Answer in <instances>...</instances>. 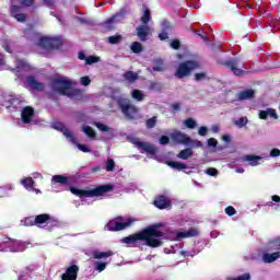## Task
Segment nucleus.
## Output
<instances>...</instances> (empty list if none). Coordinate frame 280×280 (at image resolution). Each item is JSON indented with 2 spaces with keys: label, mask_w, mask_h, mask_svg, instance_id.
<instances>
[{
  "label": "nucleus",
  "mask_w": 280,
  "mask_h": 280,
  "mask_svg": "<svg viewBox=\"0 0 280 280\" xmlns=\"http://www.w3.org/2000/svg\"><path fill=\"white\" fill-rule=\"evenodd\" d=\"M38 47L46 49V51H54L62 47V39L60 37H40L37 43Z\"/></svg>",
  "instance_id": "39448f33"
},
{
  "label": "nucleus",
  "mask_w": 280,
  "mask_h": 280,
  "mask_svg": "<svg viewBox=\"0 0 280 280\" xmlns=\"http://www.w3.org/2000/svg\"><path fill=\"white\" fill-rule=\"evenodd\" d=\"M270 156H272V158L280 156V150L279 149H272L270 151Z\"/></svg>",
  "instance_id": "69168bd1"
},
{
  "label": "nucleus",
  "mask_w": 280,
  "mask_h": 280,
  "mask_svg": "<svg viewBox=\"0 0 280 280\" xmlns=\"http://www.w3.org/2000/svg\"><path fill=\"white\" fill-rule=\"evenodd\" d=\"M52 128L55 130H58L59 132H62L66 139H70L72 143H78V139H75V136L65 125L60 121L52 122Z\"/></svg>",
  "instance_id": "1a4fd4ad"
},
{
  "label": "nucleus",
  "mask_w": 280,
  "mask_h": 280,
  "mask_svg": "<svg viewBox=\"0 0 280 280\" xmlns=\"http://www.w3.org/2000/svg\"><path fill=\"white\" fill-rule=\"evenodd\" d=\"M124 78L128 82H135L136 80L139 79V74L137 72L127 71V72H125Z\"/></svg>",
  "instance_id": "2f4dec72"
},
{
  "label": "nucleus",
  "mask_w": 280,
  "mask_h": 280,
  "mask_svg": "<svg viewBox=\"0 0 280 280\" xmlns=\"http://www.w3.org/2000/svg\"><path fill=\"white\" fill-rule=\"evenodd\" d=\"M83 132L89 137L90 139H95V130L92 129L91 126H84L83 127Z\"/></svg>",
  "instance_id": "c9c22d12"
},
{
  "label": "nucleus",
  "mask_w": 280,
  "mask_h": 280,
  "mask_svg": "<svg viewBox=\"0 0 280 280\" xmlns=\"http://www.w3.org/2000/svg\"><path fill=\"white\" fill-rule=\"evenodd\" d=\"M161 89H163V85H161V83L151 82V84H150V90L151 91H161Z\"/></svg>",
  "instance_id": "8fccbe9b"
},
{
  "label": "nucleus",
  "mask_w": 280,
  "mask_h": 280,
  "mask_svg": "<svg viewBox=\"0 0 280 280\" xmlns=\"http://www.w3.org/2000/svg\"><path fill=\"white\" fill-rule=\"evenodd\" d=\"M132 219H127V221H124L122 217H118L115 220H110L106 225L105 229L107 231H124L125 229H128V226H131Z\"/></svg>",
  "instance_id": "423d86ee"
},
{
  "label": "nucleus",
  "mask_w": 280,
  "mask_h": 280,
  "mask_svg": "<svg viewBox=\"0 0 280 280\" xmlns=\"http://www.w3.org/2000/svg\"><path fill=\"white\" fill-rule=\"evenodd\" d=\"M20 1L21 5H24V8H32L34 5V0H18Z\"/></svg>",
  "instance_id": "5fc2aeb1"
},
{
  "label": "nucleus",
  "mask_w": 280,
  "mask_h": 280,
  "mask_svg": "<svg viewBox=\"0 0 280 280\" xmlns=\"http://www.w3.org/2000/svg\"><path fill=\"white\" fill-rule=\"evenodd\" d=\"M36 217H26L23 220L24 226H36Z\"/></svg>",
  "instance_id": "e433bc0d"
},
{
  "label": "nucleus",
  "mask_w": 280,
  "mask_h": 280,
  "mask_svg": "<svg viewBox=\"0 0 280 280\" xmlns=\"http://www.w3.org/2000/svg\"><path fill=\"white\" fill-rule=\"evenodd\" d=\"M244 161H247L249 165L255 167L256 165H259V161H261V156L259 155H245L243 158Z\"/></svg>",
  "instance_id": "c85d7f7f"
},
{
  "label": "nucleus",
  "mask_w": 280,
  "mask_h": 280,
  "mask_svg": "<svg viewBox=\"0 0 280 280\" xmlns=\"http://www.w3.org/2000/svg\"><path fill=\"white\" fill-rule=\"evenodd\" d=\"M152 19V15L150 13V9L144 10L143 15L141 16L140 21L142 25H148L150 23V20Z\"/></svg>",
  "instance_id": "f704fd0d"
},
{
  "label": "nucleus",
  "mask_w": 280,
  "mask_h": 280,
  "mask_svg": "<svg viewBox=\"0 0 280 280\" xmlns=\"http://www.w3.org/2000/svg\"><path fill=\"white\" fill-rule=\"evenodd\" d=\"M218 65H221V67H225V69H230L234 75H246V71L237 68L240 67V59L237 58H231L228 60H219Z\"/></svg>",
  "instance_id": "6e6552de"
},
{
  "label": "nucleus",
  "mask_w": 280,
  "mask_h": 280,
  "mask_svg": "<svg viewBox=\"0 0 280 280\" xmlns=\"http://www.w3.org/2000/svg\"><path fill=\"white\" fill-rule=\"evenodd\" d=\"M167 165L173 170H177V172H183V170H187L188 166L185 163L176 162V161H168Z\"/></svg>",
  "instance_id": "cd10ccee"
},
{
  "label": "nucleus",
  "mask_w": 280,
  "mask_h": 280,
  "mask_svg": "<svg viewBox=\"0 0 280 280\" xmlns=\"http://www.w3.org/2000/svg\"><path fill=\"white\" fill-rule=\"evenodd\" d=\"M173 28H174V26L172 25L171 21L164 20L162 22V31L163 32H170V30H173Z\"/></svg>",
  "instance_id": "ea45409f"
},
{
  "label": "nucleus",
  "mask_w": 280,
  "mask_h": 280,
  "mask_svg": "<svg viewBox=\"0 0 280 280\" xmlns=\"http://www.w3.org/2000/svg\"><path fill=\"white\" fill-rule=\"evenodd\" d=\"M171 139L174 141V143H180L183 145H189L191 143L189 136L180 131L173 132L171 135Z\"/></svg>",
  "instance_id": "9d476101"
},
{
  "label": "nucleus",
  "mask_w": 280,
  "mask_h": 280,
  "mask_svg": "<svg viewBox=\"0 0 280 280\" xmlns=\"http://www.w3.org/2000/svg\"><path fill=\"white\" fill-rule=\"evenodd\" d=\"M121 40H124V36H121L120 34H116L107 38V43H109V45H119Z\"/></svg>",
  "instance_id": "7c9ffc66"
},
{
  "label": "nucleus",
  "mask_w": 280,
  "mask_h": 280,
  "mask_svg": "<svg viewBox=\"0 0 280 280\" xmlns=\"http://www.w3.org/2000/svg\"><path fill=\"white\" fill-rule=\"evenodd\" d=\"M202 69L200 61L198 60H186L178 65L177 70L175 71V78L183 80L184 78H189L192 71H198Z\"/></svg>",
  "instance_id": "20e7f679"
},
{
  "label": "nucleus",
  "mask_w": 280,
  "mask_h": 280,
  "mask_svg": "<svg viewBox=\"0 0 280 280\" xmlns=\"http://www.w3.org/2000/svg\"><path fill=\"white\" fill-rule=\"evenodd\" d=\"M11 16H13V19L19 23H25V21H27V14L21 13V7L19 5L11 7Z\"/></svg>",
  "instance_id": "ddd939ff"
},
{
  "label": "nucleus",
  "mask_w": 280,
  "mask_h": 280,
  "mask_svg": "<svg viewBox=\"0 0 280 280\" xmlns=\"http://www.w3.org/2000/svg\"><path fill=\"white\" fill-rule=\"evenodd\" d=\"M186 128H189V130H194V128H196L197 126V122L194 118H187L185 121H184Z\"/></svg>",
  "instance_id": "58836bf2"
},
{
  "label": "nucleus",
  "mask_w": 280,
  "mask_h": 280,
  "mask_svg": "<svg viewBox=\"0 0 280 280\" xmlns=\"http://www.w3.org/2000/svg\"><path fill=\"white\" fill-rule=\"evenodd\" d=\"M106 172H115V160L108 158L105 166Z\"/></svg>",
  "instance_id": "4c0bfd02"
},
{
  "label": "nucleus",
  "mask_w": 280,
  "mask_h": 280,
  "mask_svg": "<svg viewBox=\"0 0 280 280\" xmlns=\"http://www.w3.org/2000/svg\"><path fill=\"white\" fill-rule=\"evenodd\" d=\"M235 126H238V128H244V126H246V124H248V118L246 117H241L238 120H236Z\"/></svg>",
  "instance_id": "37998d69"
},
{
  "label": "nucleus",
  "mask_w": 280,
  "mask_h": 280,
  "mask_svg": "<svg viewBox=\"0 0 280 280\" xmlns=\"http://www.w3.org/2000/svg\"><path fill=\"white\" fill-rule=\"evenodd\" d=\"M77 148H78V150H80L81 152H91L90 150H89V147L86 145V144H81V143H77Z\"/></svg>",
  "instance_id": "bf43d9fd"
},
{
  "label": "nucleus",
  "mask_w": 280,
  "mask_h": 280,
  "mask_svg": "<svg viewBox=\"0 0 280 280\" xmlns=\"http://www.w3.org/2000/svg\"><path fill=\"white\" fill-rule=\"evenodd\" d=\"M135 144L137 148L143 150V152H147V154H151V156L156 154V148L148 142L136 141Z\"/></svg>",
  "instance_id": "f3484780"
},
{
  "label": "nucleus",
  "mask_w": 280,
  "mask_h": 280,
  "mask_svg": "<svg viewBox=\"0 0 280 280\" xmlns=\"http://www.w3.org/2000/svg\"><path fill=\"white\" fill-rule=\"evenodd\" d=\"M222 141H224L225 143H231L232 139L230 135H223L221 137Z\"/></svg>",
  "instance_id": "338daca9"
},
{
  "label": "nucleus",
  "mask_w": 280,
  "mask_h": 280,
  "mask_svg": "<svg viewBox=\"0 0 280 280\" xmlns=\"http://www.w3.org/2000/svg\"><path fill=\"white\" fill-rule=\"evenodd\" d=\"M80 82L82 86H89V84H91V78L88 75L81 77Z\"/></svg>",
  "instance_id": "603ef678"
},
{
  "label": "nucleus",
  "mask_w": 280,
  "mask_h": 280,
  "mask_svg": "<svg viewBox=\"0 0 280 280\" xmlns=\"http://www.w3.org/2000/svg\"><path fill=\"white\" fill-rule=\"evenodd\" d=\"M266 250L267 253H280V237L269 241Z\"/></svg>",
  "instance_id": "4be33fe9"
},
{
  "label": "nucleus",
  "mask_w": 280,
  "mask_h": 280,
  "mask_svg": "<svg viewBox=\"0 0 280 280\" xmlns=\"http://www.w3.org/2000/svg\"><path fill=\"white\" fill-rule=\"evenodd\" d=\"M94 126H96L101 130V132H108V130H110V127L102 122H94Z\"/></svg>",
  "instance_id": "a18cd8bd"
},
{
  "label": "nucleus",
  "mask_w": 280,
  "mask_h": 280,
  "mask_svg": "<svg viewBox=\"0 0 280 280\" xmlns=\"http://www.w3.org/2000/svg\"><path fill=\"white\" fill-rule=\"evenodd\" d=\"M78 272H80V267L78 265H71L61 275V280H78Z\"/></svg>",
  "instance_id": "9b49d317"
},
{
  "label": "nucleus",
  "mask_w": 280,
  "mask_h": 280,
  "mask_svg": "<svg viewBox=\"0 0 280 280\" xmlns=\"http://www.w3.org/2000/svg\"><path fill=\"white\" fill-rule=\"evenodd\" d=\"M21 117H22L23 124H32V119L34 118V107L25 106L22 109Z\"/></svg>",
  "instance_id": "2eb2a0df"
},
{
  "label": "nucleus",
  "mask_w": 280,
  "mask_h": 280,
  "mask_svg": "<svg viewBox=\"0 0 280 280\" xmlns=\"http://www.w3.org/2000/svg\"><path fill=\"white\" fill-rule=\"evenodd\" d=\"M52 220L54 219L51 218V215L47 213L35 215V226H38V229H43L45 224H51Z\"/></svg>",
  "instance_id": "f8f14e48"
},
{
  "label": "nucleus",
  "mask_w": 280,
  "mask_h": 280,
  "mask_svg": "<svg viewBox=\"0 0 280 280\" xmlns=\"http://www.w3.org/2000/svg\"><path fill=\"white\" fill-rule=\"evenodd\" d=\"M277 259H280V252H268L262 254V261L265 264H272L277 261Z\"/></svg>",
  "instance_id": "b1692460"
},
{
  "label": "nucleus",
  "mask_w": 280,
  "mask_h": 280,
  "mask_svg": "<svg viewBox=\"0 0 280 280\" xmlns=\"http://www.w3.org/2000/svg\"><path fill=\"white\" fill-rule=\"evenodd\" d=\"M259 119H268L271 117L272 119H279V115H277V109L275 108H267L266 110H260L258 114Z\"/></svg>",
  "instance_id": "5701e85b"
},
{
  "label": "nucleus",
  "mask_w": 280,
  "mask_h": 280,
  "mask_svg": "<svg viewBox=\"0 0 280 280\" xmlns=\"http://www.w3.org/2000/svg\"><path fill=\"white\" fill-rule=\"evenodd\" d=\"M52 183H57L59 185H68L69 184V177L65 175H55L51 178Z\"/></svg>",
  "instance_id": "c756f323"
},
{
  "label": "nucleus",
  "mask_w": 280,
  "mask_h": 280,
  "mask_svg": "<svg viewBox=\"0 0 280 280\" xmlns=\"http://www.w3.org/2000/svg\"><path fill=\"white\" fill-rule=\"evenodd\" d=\"M208 148H218V140L215 138H209Z\"/></svg>",
  "instance_id": "13d9d810"
},
{
  "label": "nucleus",
  "mask_w": 280,
  "mask_h": 280,
  "mask_svg": "<svg viewBox=\"0 0 280 280\" xmlns=\"http://www.w3.org/2000/svg\"><path fill=\"white\" fill-rule=\"evenodd\" d=\"M95 62H100V57L89 56L85 59V65H95Z\"/></svg>",
  "instance_id": "79ce46f5"
},
{
  "label": "nucleus",
  "mask_w": 280,
  "mask_h": 280,
  "mask_svg": "<svg viewBox=\"0 0 280 280\" xmlns=\"http://www.w3.org/2000/svg\"><path fill=\"white\" fill-rule=\"evenodd\" d=\"M22 185L27 189V191H36V194H40V190L35 189L34 185H36V182L32 177H26L22 179Z\"/></svg>",
  "instance_id": "393cba45"
},
{
  "label": "nucleus",
  "mask_w": 280,
  "mask_h": 280,
  "mask_svg": "<svg viewBox=\"0 0 280 280\" xmlns=\"http://www.w3.org/2000/svg\"><path fill=\"white\" fill-rule=\"evenodd\" d=\"M113 255H115V253H113V250H107V252L95 250L92 253L93 259H108V257H113Z\"/></svg>",
  "instance_id": "a878e982"
},
{
  "label": "nucleus",
  "mask_w": 280,
  "mask_h": 280,
  "mask_svg": "<svg viewBox=\"0 0 280 280\" xmlns=\"http://www.w3.org/2000/svg\"><path fill=\"white\" fill-rule=\"evenodd\" d=\"M115 186L113 184L98 185L95 188L84 190L75 187H70L71 194L78 196V198H100L114 191Z\"/></svg>",
  "instance_id": "f03ea898"
},
{
  "label": "nucleus",
  "mask_w": 280,
  "mask_h": 280,
  "mask_svg": "<svg viewBox=\"0 0 280 280\" xmlns=\"http://www.w3.org/2000/svg\"><path fill=\"white\" fill-rule=\"evenodd\" d=\"M206 78H207V72L195 73V81L196 82H200L202 80H206Z\"/></svg>",
  "instance_id": "de8ad7c7"
},
{
  "label": "nucleus",
  "mask_w": 280,
  "mask_h": 280,
  "mask_svg": "<svg viewBox=\"0 0 280 280\" xmlns=\"http://www.w3.org/2000/svg\"><path fill=\"white\" fill-rule=\"evenodd\" d=\"M226 215L233 217L235 213H237V210L233 208V206H229L225 208Z\"/></svg>",
  "instance_id": "864d4df0"
},
{
  "label": "nucleus",
  "mask_w": 280,
  "mask_h": 280,
  "mask_svg": "<svg viewBox=\"0 0 280 280\" xmlns=\"http://www.w3.org/2000/svg\"><path fill=\"white\" fill-rule=\"evenodd\" d=\"M151 229H155L159 231V229H163L165 225L163 223H154L149 225Z\"/></svg>",
  "instance_id": "0e129e2a"
},
{
  "label": "nucleus",
  "mask_w": 280,
  "mask_h": 280,
  "mask_svg": "<svg viewBox=\"0 0 280 280\" xmlns=\"http://www.w3.org/2000/svg\"><path fill=\"white\" fill-rule=\"evenodd\" d=\"M194 156V151L189 148H186L177 154V159H182V161H187V159H191Z\"/></svg>",
  "instance_id": "bb28decb"
},
{
  "label": "nucleus",
  "mask_w": 280,
  "mask_h": 280,
  "mask_svg": "<svg viewBox=\"0 0 280 280\" xmlns=\"http://www.w3.org/2000/svg\"><path fill=\"white\" fill-rule=\"evenodd\" d=\"M94 266L95 270H97L98 272H104V270H106V262L96 261Z\"/></svg>",
  "instance_id": "c03bdc74"
},
{
  "label": "nucleus",
  "mask_w": 280,
  "mask_h": 280,
  "mask_svg": "<svg viewBox=\"0 0 280 280\" xmlns=\"http://www.w3.org/2000/svg\"><path fill=\"white\" fill-rule=\"evenodd\" d=\"M159 38L160 40H167V38H170L167 31H162V33L159 34Z\"/></svg>",
  "instance_id": "680f3d73"
},
{
  "label": "nucleus",
  "mask_w": 280,
  "mask_h": 280,
  "mask_svg": "<svg viewBox=\"0 0 280 280\" xmlns=\"http://www.w3.org/2000/svg\"><path fill=\"white\" fill-rule=\"evenodd\" d=\"M160 143H161V145H167V143H170V137H167V136H162V137L160 138Z\"/></svg>",
  "instance_id": "e2e57ef3"
},
{
  "label": "nucleus",
  "mask_w": 280,
  "mask_h": 280,
  "mask_svg": "<svg viewBox=\"0 0 280 280\" xmlns=\"http://www.w3.org/2000/svg\"><path fill=\"white\" fill-rule=\"evenodd\" d=\"M26 82L31 89H34V91H45V84L38 82L35 77H27Z\"/></svg>",
  "instance_id": "aec40b11"
},
{
  "label": "nucleus",
  "mask_w": 280,
  "mask_h": 280,
  "mask_svg": "<svg viewBox=\"0 0 280 280\" xmlns=\"http://www.w3.org/2000/svg\"><path fill=\"white\" fill-rule=\"evenodd\" d=\"M153 205L158 209H167L172 207V201H170V199H167V197H165L164 195H161L155 198V200L153 201Z\"/></svg>",
  "instance_id": "4468645a"
},
{
  "label": "nucleus",
  "mask_w": 280,
  "mask_h": 280,
  "mask_svg": "<svg viewBox=\"0 0 280 280\" xmlns=\"http://www.w3.org/2000/svg\"><path fill=\"white\" fill-rule=\"evenodd\" d=\"M54 93L69 97L70 100H82V90L73 89V82L65 78H55L51 80Z\"/></svg>",
  "instance_id": "f257e3e1"
},
{
  "label": "nucleus",
  "mask_w": 280,
  "mask_h": 280,
  "mask_svg": "<svg viewBox=\"0 0 280 280\" xmlns=\"http://www.w3.org/2000/svg\"><path fill=\"white\" fill-rule=\"evenodd\" d=\"M171 47H172V49H175V50L180 49V40H178V39H173V40L171 42Z\"/></svg>",
  "instance_id": "4d7b16f0"
},
{
  "label": "nucleus",
  "mask_w": 280,
  "mask_h": 280,
  "mask_svg": "<svg viewBox=\"0 0 280 280\" xmlns=\"http://www.w3.org/2000/svg\"><path fill=\"white\" fill-rule=\"evenodd\" d=\"M174 110H180V103H174L171 105Z\"/></svg>",
  "instance_id": "774afa93"
},
{
  "label": "nucleus",
  "mask_w": 280,
  "mask_h": 280,
  "mask_svg": "<svg viewBox=\"0 0 280 280\" xmlns=\"http://www.w3.org/2000/svg\"><path fill=\"white\" fill-rule=\"evenodd\" d=\"M137 36L142 43H145V40H148V36H150V26L145 24L138 26Z\"/></svg>",
  "instance_id": "dca6fc26"
},
{
  "label": "nucleus",
  "mask_w": 280,
  "mask_h": 280,
  "mask_svg": "<svg viewBox=\"0 0 280 280\" xmlns=\"http://www.w3.org/2000/svg\"><path fill=\"white\" fill-rule=\"evenodd\" d=\"M192 148H202V141L200 140H191L190 143Z\"/></svg>",
  "instance_id": "052dcab7"
},
{
  "label": "nucleus",
  "mask_w": 280,
  "mask_h": 280,
  "mask_svg": "<svg viewBox=\"0 0 280 280\" xmlns=\"http://www.w3.org/2000/svg\"><path fill=\"white\" fill-rule=\"evenodd\" d=\"M206 174H208V176H218V168L209 167L206 170Z\"/></svg>",
  "instance_id": "6e6d98bb"
},
{
  "label": "nucleus",
  "mask_w": 280,
  "mask_h": 280,
  "mask_svg": "<svg viewBox=\"0 0 280 280\" xmlns=\"http://www.w3.org/2000/svg\"><path fill=\"white\" fill-rule=\"evenodd\" d=\"M236 97H237L238 102H244L246 100H254L255 90L247 89V90L241 91L236 94Z\"/></svg>",
  "instance_id": "6ab92c4d"
},
{
  "label": "nucleus",
  "mask_w": 280,
  "mask_h": 280,
  "mask_svg": "<svg viewBox=\"0 0 280 280\" xmlns=\"http://www.w3.org/2000/svg\"><path fill=\"white\" fill-rule=\"evenodd\" d=\"M229 280H250V273H243L236 278H230Z\"/></svg>",
  "instance_id": "3c124183"
},
{
  "label": "nucleus",
  "mask_w": 280,
  "mask_h": 280,
  "mask_svg": "<svg viewBox=\"0 0 280 280\" xmlns=\"http://www.w3.org/2000/svg\"><path fill=\"white\" fill-rule=\"evenodd\" d=\"M131 96L133 100H137V102H143L145 94H143V92H141V90H133L131 92Z\"/></svg>",
  "instance_id": "473e14b6"
},
{
  "label": "nucleus",
  "mask_w": 280,
  "mask_h": 280,
  "mask_svg": "<svg viewBox=\"0 0 280 280\" xmlns=\"http://www.w3.org/2000/svg\"><path fill=\"white\" fill-rule=\"evenodd\" d=\"M148 237H165V233L161 230L148 226L136 234L124 237L121 242L122 244H136L139 240H148Z\"/></svg>",
  "instance_id": "7ed1b4c3"
},
{
  "label": "nucleus",
  "mask_w": 280,
  "mask_h": 280,
  "mask_svg": "<svg viewBox=\"0 0 280 280\" xmlns=\"http://www.w3.org/2000/svg\"><path fill=\"white\" fill-rule=\"evenodd\" d=\"M132 54H141L143 51V45L139 42H133L130 46Z\"/></svg>",
  "instance_id": "72a5a7b5"
},
{
  "label": "nucleus",
  "mask_w": 280,
  "mask_h": 280,
  "mask_svg": "<svg viewBox=\"0 0 280 280\" xmlns=\"http://www.w3.org/2000/svg\"><path fill=\"white\" fill-rule=\"evenodd\" d=\"M118 107L127 119H135L136 115L139 113V109L135 105L130 104V100L128 98L119 100Z\"/></svg>",
  "instance_id": "0eeeda50"
},
{
  "label": "nucleus",
  "mask_w": 280,
  "mask_h": 280,
  "mask_svg": "<svg viewBox=\"0 0 280 280\" xmlns=\"http://www.w3.org/2000/svg\"><path fill=\"white\" fill-rule=\"evenodd\" d=\"M208 132H209V128H207L206 126H201L198 129V135L200 137H207Z\"/></svg>",
  "instance_id": "09e8293b"
},
{
  "label": "nucleus",
  "mask_w": 280,
  "mask_h": 280,
  "mask_svg": "<svg viewBox=\"0 0 280 280\" xmlns=\"http://www.w3.org/2000/svg\"><path fill=\"white\" fill-rule=\"evenodd\" d=\"M138 242H145V246H149L150 248H159L160 246H163V241L153 237L138 238Z\"/></svg>",
  "instance_id": "412c9836"
},
{
  "label": "nucleus",
  "mask_w": 280,
  "mask_h": 280,
  "mask_svg": "<svg viewBox=\"0 0 280 280\" xmlns=\"http://www.w3.org/2000/svg\"><path fill=\"white\" fill-rule=\"evenodd\" d=\"M200 235V231L196 228H190L188 231L178 232L176 234L177 240H185L187 237H198Z\"/></svg>",
  "instance_id": "a211bd4d"
},
{
  "label": "nucleus",
  "mask_w": 280,
  "mask_h": 280,
  "mask_svg": "<svg viewBox=\"0 0 280 280\" xmlns=\"http://www.w3.org/2000/svg\"><path fill=\"white\" fill-rule=\"evenodd\" d=\"M153 71H165V67H163V60H156V66L153 67Z\"/></svg>",
  "instance_id": "49530a36"
},
{
  "label": "nucleus",
  "mask_w": 280,
  "mask_h": 280,
  "mask_svg": "<svg viewBox=\"0 0 280 280\" xmlns=\"http://www.w3.org/2000/svg\"><path fill=\"white\" fill-rule=\"evenodd\" d=\"M145 126L149 129H152L156 126V116H153L152 118L147 119Z\"/></svg>",
  "instance_id": "a19ab883"
}]
</instances>
